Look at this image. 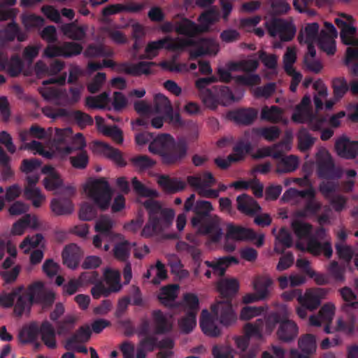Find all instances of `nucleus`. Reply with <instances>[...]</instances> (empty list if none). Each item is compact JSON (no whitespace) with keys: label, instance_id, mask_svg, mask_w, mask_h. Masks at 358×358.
<instances>
[{"label":"nucleus","instance_id":"obj_23","mask_svg":"<svg viewBox=\"0 0 358 358\" xmlns=\"http://www.w3.org/2000/svg\"><path fill=\"white\" fill-rule=\"evenodd\" d=\"M257 116V110L256 109L239 108L231 110L228 113L229 119L234 120L238 124L250 125L253 123Z\"/></svg>","mask_w":358,"mask_h":358},{"label":"nucleus","instance_id":"obj_37","mask_svg":"<svg viewBox=\"0 0 358 358\" xmlns=\"http://www.w3.org/2000/svg\"><path fill=\"white\" fill-rule=\"evenodd\" d=\"M189 185L198 190V194L205 198L216 199L219 196V190L207 189L201 185L199 176H189L187 178Z\"/></svg>","mask_w":358,"mask_h":358},{"label":"nucleus","instance_id":"obj_10","mask_svg":"<svg viewBox=\"0 0 358 358\" xmlns=\"http://www.w3.org/2000/svg\"><path fill=\"white\" fill-rule=\"evenodd\" d=\"M317 174L320 178L334 181L341 178L343 171L335 166L331 155L328 152H324L317 155Z\"/></svg>","mask_w":358,"mask_h":358},{"label":"nucleus","instance_id":"obj_2","mask_svg":"<svg viewBox=\"0 0 358 358\" xmlns=\"http://www.w3.org/2000/svg\"><path fill=\"white\" fill-rule=\"evenodd\" d=\"M151 153L158 155L164 165L172 166L180 164L186 157L188 144L185 138L177 141L168 134L157 136L149 145Z\"/></svg>","mask_w":358,"mask_h":358},{"label":"nucleus","instance_id":"obj_46","mask_svg":"<svg viewBox=\"0 0 358 358\" xmlns=\"http://www.w3.org/2000/svg\"><path fill=\"white\" fill-rule=\"evenodd\" d=\"M252 133L257 136H262L268 141H274L279 138L280 130L278 127H256L252 129Z\"/></svg>","mask_w":358,"mask_h":358},{"label":"nucleus","instance_id":"obj_20","mask_svg":"<svg viewBox=\"0 0 358 358\" xmlns=\"http://www.w3.org/2000/svg\"><path fill=\"white\" fill-rule=\"evenodd\" d=\"M237 210L241 213L253 217L262 210L258 202L251 196L242 194L236 197Z\"/></svg>","mask_w":358,"mask_h":358},{"label":"nucleus","instance_id":"obj_5","mask_svg":"<svg viewBox=\"0 0 358 358\" xmlns=\"http://www.w3.org/2000/svg\"><path fill=\"white\" fill-rule=\"evenodd\" d=\"M218 78L215 76L200 78L196 80L195 86L203 104L208 108L215 109L218 105L228 106L235 101V97L229 87L215 85L211 88L208 86L216 83Z\"/></svg>","mask_w":358,"mask_h":358},{"label":"nucleus","instance_id":"obj_54","mask_svg":"<svg viewBox=\"0 0 358 358\" xmlns=\"http://www.w3.org/2000/svg\"><path fill=\"white\" fill-rule=\"evenodd\" d=\"M155 110L159 113H170L172 111V105L169 99L162 94L155 96Z\"/></svg>","mask_w":358,"mask_h":358},{"label":"nucleus","instance_id":"obj_48","mask_svg":"<svg viewBox=\"0 0 358 358\" xmlns=\"http://www.w3.org/2000/svg\"><path fill=\"white\" fill-rule=\"evenodd\" d=\"M196 315L194 313L187 312L185 316L178 320V326L184 334H189L196 325Z\"/></svg>","mask_w":358,"mask_h":358},{"label":"nucleus","instance_id":"obj_56","mask_svg":"<svg viewBox=\"0 0 358 358\" xmlns=\"http://www.w3.org/2000/svg\"><path fill=\"white\" fill-rule=\"evenodd\" d=\"M339 292L341 295L342 299L346 302L343 306V308L350 307L352 308H358V301L357 299L356 294L348 287H344L340 289Z\"/></svg>","mask_w":358,"mask_h":358},{"label":"nucleus","instance_id":"obj_8","mask_svg":"<svg viewBox=\"0 0 358 358\" xmlns=\"http://www.w3.org/2000/svg\"><path fill=\"white\" fill-rule=\"evenodd\" d=\"M85 191L87 192L88 197L101 210L104 211L108 208L111 201L112 191L105 178L93 180L87 185Z\"/></svg>","mask_w":358,"mask_h":358},{"label":"nucleus","instance_id":"obj_35","mask_svg":"<svg viewBox=\"0 0 358 358\" xmlns=\"http://www.w3.org/2000/svg\"><path fill=\"white\" fill-rule=\"evenodd\" d=\"M159 185L163 189L170 194H173L184 189L185 182L177 178H171L168 176L162 175L158 180Z\"/></svg>","mask_w":358,"mask_h":358},{"label":"nucleus","instance_id":"obj_47","mask_svg":"<svg viewBox=\"0 0 358 358\" xmlns=\"http://www.w3.org/2000/svg\"><path fill=\"white\" fill-rule=\"evenodd\" d=\"M157 66L154 62H139L137 64H131L129 75L140 76L143 74L150 75L152 73L150 68Z\"/></svg>","mask_w":358,"mask_h":358},{"label":"nucleus","instance_id":"obj_22","mask_svg":"<svg viewBox=\"0 0 358 358\" xmlns=\"http://www.w3.org/2000/svg\"><path fill=\"white\" fill-rule=\"evenodd\" d=\"M326 293V290L322 288L307 290L303 296L302 294L299 296L298 301L301 305L306 306L309 310L313 311L320 306L322 297Z\"/></svg>","mask_w":358,"mask_h":358},{"label":"nucleus","instance_id":"obj_24","mask_svg":"<svg viewBox=\"0 0 358 358\" xmlns=\"http://www.w3.org/2000/svg\"><path fill=\"white\" fill-rule=\"evenodd\" d=\"M335 148L340 157L354 159L358 154V141H351L347 138H341L336 141Z\"/></svg>","mask_w":358,"mask_h":358},{"label":"nucleus","instance_id":"obj_19","mask_svg":"<svg viewBox=\"0 0 358 358\" xmlns=\"http://www.w3.org/2000/svg\"><path fill=\"white\" fill-rule=\"evenodd\" d=\"M215 320L220 321V318L217 317L213 312L210 313L206 309L202 310L199 323L204 334L210 337H217L221 334V329Z\"/></svg>","mask_w":358,"mask_h":358},{"label":"nucleus","instance_id":"obj_57","mask_svg":"<svg viewBox=\"0 0 358 358\" xmlns=\"http://www.w3.org/2000/svg\"><path fill=\"white\" fill-rule=\"evenodd\" d=\"M264 322L262 319H257L254 323H248L245 325V336L250 338L252 336L261 337Z\"/></svg>","mask_w":358,"mask_h":358},{"label":"nucleus","instance_id":"obj_33","mask_svg":"<svg viewBox=\"0 0 358 358\" xmlns=\"http://www.w3.org/2000/svg\"><path fill=\"white\" fill-rule=\"evenodd\" d=\"M322 209V203L315 197L306 199L303 207L294 213L296 217L305 218L317 215Z\"/></svg>","mask_w":358,"mask_h":358},{"label":"nucleus","instance_id":"obj_12","mask_svg":"<svg viewBox=\"0 0 358 358\" xmlns=\"http://www.w3.org/2000/svg\"><path fill=\"white\" fill-rule=\"evenodd\" d=\"M268 34L275 37L278 36L281 41H290L296 34L295 26L289 22L280 18H274L266 23Z\"/></svg>","mask_w":358,"mask_h":358},{"label":"nucleus","instance_id":"obj_60","mask_svg":"<svg viewBox=\"0 0 358 358\" xmlns=\"http://www.w3.org/2000/svg\"><path fill=\"white\" fill-rule=\"evenodd\" d=\"M69 160L73 167L77 169H83L88 164L89 157L86 150H81L76 152V155L71 156Z\"/></svg>","mask_w":358,"mask_h":358},{"label":"nucleus","instance_id":"obj_29","mask_svg":"<svg viewBox=\"0 0 358 358\" xmlns=\"http://www.w3.org/2000/svg\"><path fill=\"white\" fill-rule=\"evenodd\" d=\"M174 30L178 34L188 37H194L202 32V29L199 25L186 17H182L180 21L174 23Z\"/></svg>","mask_w":358,"mask_h":358},{"label":"nucleus","instance_id":"obj_9","mask_svg":"<svg viewBox=\"0 0 358 358\" xmlns=\"http://www.w3.org/2000/svg\"><path fill=\"white\" fill-rule=\"evenodd\" d=\"M56 140L58 143V149L64 155H71L85 150L86 142L83 135L78 133L73 136L71 128L57 129L56 132Z\"/></svg>","mask_w":358,"mask_h":358},{"label":"nucleus","instance_id":"obj_45","mask_svg":"<svg viewBox=\"0 0 358 358\" xmlns=\"http://www.w3.org/2000/svg\"><path fill=\"white\" fill-rule=\"evenodd\" d=\"M106 282L113 290L118 292L122 289L120 273L118 271L106 268L103 273Z\"/></svg>","mask_w":358,"mask_h":358},{"label":"nucleus","instance_id":"obj_13","mask_svg":"<svg viewBox=\"0 0 358 358\" xmlns=\"http://www.w3.org/2000/svg\"><path fill=\"white\" fill-rule=\"evenodd\" d=\"M292 120L296 123L308 122L310 128L313 131L320 130L326 122L325 117L316 118L312 108H306L299 105L295 107Z\"/></svg>","mask_w":358,"mask_h":358},{"label":"nucleus","instance_id":"obj_14","mask_svg":"<svg viewBox=\"0 0 358 358\" xmlns=\"http://www.w3.org/2000/svg\"><path fill=\"white\" fill-rule=\"evenodd\" d=\"M83 51V46L75 42H64L61 45H48L44 50L46 57H71L78 55Z\"/></svg>","mask_w":358,"mask_h":358},{"label":"nucleus","instance_id":"obj_39","mask_svg":"<svg viewBox=\"0 0 358 358\" xmlns=\"http://www.w3.org/2000/svg\"><path fill=\"white\" fill-rule=\"evenodd\" d=\"M251 150L252 145L250 142L238 141L233 148V153L229 155V159L235 162L242 161Z\"/></svg>","mask_w":358,"mask_h":358},{"label":"nucleus","instance_id":"obj_51","mask_svg":"<svg viewBox=\"0 0 358 358\" xmlns=\"http://www.w3.org/2000/svg\"><path fill=\"white\" fill-rule=\"evenodd\" d=\"M282 110L277 106H272L271 108L264 106L261 113V118L271 122H278L282 118Z\"/></svg>","mask_w":358,"mask_h":358},{"label":"nucleus","instance_id":"obj_6","mask_svg":"<svg viewBox=\"0 0 358 358\" xmlns=\"http://www.w3.org/2000/svg\"><path fill=\"white\" fill-rule=\"evenodd\" d=\"M213 210L212 203L208 201H196L193 211L194 216L191 220L193 227H198V232L208 235L212 243H218L222 236L219 224L213 218L210 212Z\"/></svg>","mask_w":358,"mask_h":358},{"label":"nucleus","instance_id":"obj_16","mask_svg":"<svg viewBox=\"0 0 358 358\" xmlns=\"http://www.w3.org/2000/svg\"><path fill=\"white\" fill-rule=\"evenodd\" d=\"M298 345L301 352L295 349L291 350L292 358H310V356L316 351V338L311 334L303 335L299 339Z\"/></svg>","mask_w":358,"mask_h":358},{"label":"nucleus","instance_id":"obj_4","mask_svg":"<svg viewBox=\"0 0 358 358\" xmlns=\"http://www.w3.org/2000/svg\"><path fill=\"white\" fill-rule=\"evenodd\" d=\"M239 285L236 279H222L217 285V289L222 300L211 306V312L220 318V323L224 327L234 324L236 321L231 299L238 290Z\"/></svg>","mask_w":358,"mask_h":358},{"label":"nucleus","instance_id":"obj_52","mask_svg":"<svg viewBox=\"0 0 358 358\" xmlns=\"http://www.w3.org/2000/svg\"><path fill=\"white\" fill-rule=\"evenodd\" d=\"M276 238L283 245V248L280 249L275 247L274 250L278 254H283L285 248H289L293 245V239L289 231L285 228H281Z\"/></svg>","mask_w":358,"mask_h":358},{"label":"nucleus","instance_id":"obj_50","mask_svg":"<svg viewBox=\"0 0 358 358\" xmlns=\"http://www.w3.org/2000/svg\"><path fill=\"white\" fill-rule=\"evenodd\" d=\"M130 162L134 167L141 171L152 168L156 162L147 155H139L132 157Z\"/></svg>","mask_w":358,"mask_h":358},{"label":"nucleus","instance_id":"obj_11","mask_svg":"<svg viewBox=\"0 0 358 358\" xmlns=\"http://www.w3.org/2000/svg\"><path fill=\"white\" fill-rule=\"evenodd\" d=\"M338 181H322L319 185V191L325 199H329L333 209L337 213L343 211L346 208L348 201V199L341 194L332 195L338 191Z\"/></svg>","mask_w":358,"mask_h":358},{"label":"nucleus","instance_id":"obj_28","mask_svg":"<svg viewBox=\"0 0 358 358\" xmlns=\"http://www.w3.org/2000/svg\"><path fill=\"white\" fill-rule=\"evenodd\" d=\"M227 238L236 241H253L257 234L251 229L230 224L227 226Z\"/></svg>","mask_w":358,"mask_h":358},{"label":"nucleus","instance_id":"obj_30","mask_svg":"<svg viewBox=\"0 0 358 358\" xmlns=\"http://www.w3.org/2000/svg\"><path fill=\"white\" fill-rule=\"evenodd\" d=\"M57 331L53 325L47 320L41 324V339L49 349H55L57 346L56 341Z\"/></svg>","mask_w":358,"mask_h":358},{"label":"nucleus","instance_id":"obj_49","mask_svg":"<svg viewBox=\"0 0 358 358\" xmlns=\"http://www.w3.org/2000/svg\"><path fill=\"white\" fill-rule=\"evenodd\" d=\"M299 148L302 152L309 150L314 144L315 138L312 137L307 129L301 127L297 134Z\"/></svg>","mask_w":358,"mask_h":358},{"label":"nucleus","instance_id":"obj_17","mask_svg":"<svg viewBox=\"0 0 358 358\" xmlns=\"http://www.w3.org/2000/svg\"><path fill=\"white\" fill-rule=\"evenodd\" d=\"M24 67L19 55L15 54L9 59L7 53L0 52V71H6L10 77L18 76Z\"/></svg>","mask_w":358,"mask_h":358},{"label":"nucleus","instance_id":"obj_1","mask_svg":"<svg viewBox=\"0 0 358 358\" xmlns=\"http://www.w3.org/2000/svg\"><path fill=\"white\" fill-rule=\"evenodd\" d=\"M131 185L138 196L149 198L143 203V206L148 214V220L142 229L141 236L150 238L168 229L171 225L175 216L173 210L164 208L159 201L154 200L153 198L158 196V192L149 189L136 177L132 178Z\"/></svg>","mask_w":358,"mask_h":358},{"label":"nucleus","instance_id":"obj_25","mask_svg":"<svg viewBox=\"0 0 358 358\" xmlns=\"http://www.w3.org/2000/svg\"><path fill=\"white\" fill-rule=\"evenodd\" d=\"M299 329L296 324L285 317L280 322L277 331V336L280 341L289 343L296 338Z\"/></svg>","mask_w":358,"mask_h":358},{"label":"nucleus","instance_id":"obj_34","mask_svg":"<svg viewBox=\"0 0 358 358\" xmlns=\"http://www.w3.org/2000/svg\"><path fill=\"white\" fill-rule=\"evenodd\" d=\"M41 331V325L36 322H30L24 327L19 334V338L22 343H32L37 341Z\"/></svg>","mask_w":358,"mask_h":358},{"label":"nucleus","instance_id":"obj_21","mask_svg":"<svg viewBox=\"0 0 358 358\" xmlns=\"http://www.w3.org/2000/svg\"><path fill=\"white\" fill-rule=\"evenodd\" d=\"M238 259L232 256H224L219 259L204 262V264L212 269V272L215 276L223 277L225 275L227 268L232 264H237Z\"/></svg>","mask_w":358,"mask_h":358},{"label":"nucleus","instance_id":"obj_7","mask_svg":"<svg viewBox=\"0 0 358 358\" xmlns=\"http://www.w3.org/2000/svg\"><path fill=\"white\" fill-rule=\"evenodd\" d=\"M291 227L298 238L308 239L307 250L310 253L315 256L323 253L327 258L331 257L333 250L331 243L327 241L322 243L313 236L311 224L295 219L292 220Z\"/></svg>","mask_w":358,"mask_h":358},{"label":"nucleus","instance_id":"obj_38","mask_svg":"<svg viewBox=\"0 0 358 358\" xmlns=\"http://www.w3.org/2000/svg\"><path fill=\"white\" fill-rule=\"evenodd\" d=\"M92 331L88 326L80 327L72 336L69 338L64 345L65 348L69 350L72 345L76 343H86L91 337Z\"/></svg>","mask_w":358,"mask_h":358},{"label":"nucleus","instance_id":"obj_55","mask_svg":"<svg viewBox=\"0 0 358 358\" xmlns=\"http://www.w3.org/2000/svg\"><path fill=\"white\" fill-rule=\"evenodd\" d=\"M332 87L336 101L341 99L348 91L349 86L344 78H336L332 80Z\"/></svg>","mask_w":358,"mask_h":358},{"label":"nucleus","instance_id":"obj_18","mask_svg":"<svg viewBox=\"0 0 358 358\" xmlns=\"http://www.w3.org/2000/svg\"><path fill=\"white\" fill-rule=\"evenodd\" d=\"M38 180L39 176L38 174L28 176L27 177V185L24 190L25 198L31 200L35 208H39L45 200V196L41 194L40 189L35 187Z\"/></svg>","mask_w":358,"mask_h":358},{"label":"nucleus","instance_id":"obj_31","mask_svg":"<svg viewBox=\"0 0 358 358\" xmlns=\"http://www.w3.org/2000/svg\"><path fill=\"white\" fill-rule=\"evenodd\" d=\"M179 285L173 284L164 286L160 289L157 299L164 306L173 308L176 305L173 303L178 296Z\"/></svg>","mask_w":358,"mask_h":358},{"label":"nucleus","instance_id":"obj_53","mask_svg":"<svg viewBox=\"0 0 358 358\" xmlns=\"http://www.w3.org/2000/svg\"><path fill=\"white\" fill-rule=\"evenodd\" d=\"M76 318L73 315H66L63 320L57 322V333L58 335H65L70 333L74 328Z\"/></svg>","mask_w":358,"mask_h":358},{"label":"nucleus","instance_id":"obj_36","mask_svg":"<svg viewBox=\"0 0 358 358\" xmlns=\"http://www.w3.org/2000/svg\"><path fill=\"white\" fill-rule=\"evenodd\" d=\"M96 145L106 157L115 162L119 166L124 167L127 165V162L119 150L103 142H96Z\"/></svg>","mask_w":358,"mask_h":358},{"label":"nucleus","instance_id":"obj_32","mask_svg":"<svg viewBox=\"0 0 358 358\" xmlns=\"http://www.w3.org/2000/svg\"><path fill=\"white\" fill-rule=\"evenodd\" d=\"M155 325V334H165L172 329V324L161 310H154L151 313Z\"/></svg>","mask_w":358,"mask_h":358},{"label":"nucleus","instance_id":"obj_3","mask_svg":"<svg viewBox=\"0 0 358 358\" xmlns=\"http://www.w3.org/2000/svg\"><path fill=\"white\" fill-rule=\"evenodd\" d=\"M10 292H15L11 298L13 306H14V313L17 317H21L25 312H29L34 303H42L49 306L55 300L53 294L45 292L41 282L31 284L26 291L23 286H19L13 289Z\"/></svg>","mask_w":358,"mask_h":358},{"label":"nucleus","instance_id":"obj_44","mask_svg":"<svg viewBox=\"0 0 358 358\" xmlns=\"http://www.w3.org/2000/svg\"><path fill=\"white\" fill-rule=\"evenodd\" d=\"M334 38L328 36L324 31H321L320 36L318 38V46L328 55H333L336 52V47Z\"/></svg>","mask_w":358,"mask_h":358},{"label":"nucleus","instance_id":"obj_61","mask_svg":"<svg viewBox=\"0 0 358 358\" xmlns=\"http://www.w3.org/2000/svg\"><path fill=\"white\" fill-rule=\"evenodd\" d=\"M43 237L41 234H36L32 236L26 237L20 243V248L23 250L24 253H28L31 248L39 245Z\"/></svg>","mask_w":358,"mask_h":358},{"label":"nucleus","instance_id":"obj_64","mask_svg":"<svg viewBox=\"0 0 358 358\" xmlns=\"http://www.w3.org/2000/svg\"><path fill=\"white\" fill-rule=\"evenodd\" d=\"M212 354L214 358H234V351L228 345H215L213 348Z\"/></svg>","mask_w":358,"mask_h":358},{"label":"nucleus","instance_id":"obj_43","mask_svg":"<svg viewBox=\"0 0 358 358\" xmlns=\"http://www.w3.org/2000/svg\"><path fill=\"white\" fill-rule=\"evenodd\" d=\"M298 166L299 160L296 156L284 157L278 162L276 171L279 173L292 172L297 169Z\"/></svg>","mask_w":358,"mask_h":358},{"label":"nucleus","instance_id":"obj_41","mask_svg":"<svg viewBox=\"0 0 358 358\" xmlns=\"http://www.w3.org/2000/svg\"><path fill=\"white\" fill-rule=\"evenodd\" d=\"M320 26L317 22L307 24L304 30H301L298 35L300 43L303 41H315L317 39Z\"/></svg>","mask_w":358,"mask_h":358},{"label":"nucleus","instance_id":"obj_63","mask_svg":"<svg viewBox=\"0 0 358 358\" xmlns=\"http://www.w3.org/2000/svg\"><path fill=\"white\" fill-rule=\"evenodd\" d=\"M113 290L108 286H105L101 280H99L91 289V294L94 299H99L101 296L108 297Z\"/></svg>","mask_w":358,"mask_h":358},{"label":"nucleus","instance_id":"obj_62","mask_svg":"<svg viewBox=\"0 0 358 358\" xmlns=\"http://www.w3.org/2000/svg\"><path fill=\"white\" fill-rule=\"evenodd\" d=\"M285 317V315L276 312L268 314L265 319L266 331L271 334L277 324H280V322H282Z\"/></svg>","mask_w":358,"mask_h":358},{"label":"nucleus","instance_id":"obj_26","mask_svg":"<svg viewBox=\"0 0 358 358\" xmlns=\"http://www.w3.org/2000/svg\"><path fill=\"white\" fill-rule=\"evenodd\" d=\"M63 264L71 269H76L81 258V251L76 244L66 245L62 253Z\"/></svg>","mask_w":358,"mask_h":358},{"label":"nucleus","instance_id":"obj_59","mask_svg":"<svg viewBox=\"0 0 358 358\" xmlns=\"http://www.w3.org/2000/svg\"><path fill=\"white\" fill-rule=\"evenodd\" d=\"M97 215V210L96 207L87 202L83 203L80 208L79 217L84 221H90L95 218Z\"/></svg>","mask_w":358,"mask_h":358},{"label":"nucleus","instance_id":"obj_58","mask_svg":"<svg viewBox=\"0 0 358 358\" xmlns=\"http://www.w3.org/2000/svg\"><path fill=\"white\" fill-rule=\"evenodd\" d=\"M85 55L90 57H110L113 52L102 45L90 44L85 50Z\"/></svg>","mask_w":358,"mask_h":358},{"label":"nucleus","instance_id":"obj_40","mask_svg":"<svg viewBox=\"0 0 358 358\" xmlns=\"http://www.w3.org/2000/svg\"><path fill=\"white\" fill-rule=\"evenodd\" d=\"M62 31L68 38L81 41L85 37V29L83 27L78 26L75 22L68 23L62 25Z\"/></svg>","mask_w":358,"mask_h":358},{"label":"nucleus","instance_id":"obj_27","mask_svg":"<svg viewBox=\"0 0 358 358\" xmlns=\"http://www.w3.org/2000/svg\"><path fill=\"white\" fill-rule=\"evenodd\" d=\"M162 48L174 50L176 48V45L170 38H164L158 41H150L145 48V53L147 55L143 56L141 58L152 59L158 55V51Z\"/></svg>","mask_w":358,"mask_h":358},{"label":"nucleus","instance_id":"obj_15","mask_svg":"<svg viewBox=\"0 0 358 358\" xmlns=\"http://www.w3.org/2000/svg\"><path fill=\"white\" fill-rule=\"evenodd\" d=\"M65 192L69 197L60 196L53 198L50 201V209L55 215H67L73 211L74 207L70 196L76 193V189L72 186H68L65 188Z\"/></svg>","mask_w":358,"mask_h":358},{"label":"nucleus","instance_id":"obj_42","mask_svg":"<svg viewBox=\"0 0 358 358\" xmlns=\"http://www.w3.org/2000/svg\"><path fill=\"white\" fill-rule=\"evenodd\" d=\"M273 283L267 276H258L254 280V287L260 299H265L268 294V287Z\"/></svg>","mask_w":358,"mask_h":358}]
</instances>
